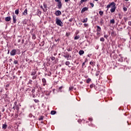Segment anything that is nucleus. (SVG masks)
<instances>
[{
  "instance_id": "obj_1",
  "label": "nucleus",
  "mask_w": 131,
  "mask_h": 131,
  "mask_svg": "<svg viewBox=\"0 0 131 131\" xmlns=\"http://www.w3.org/2000/svg\"><path fill=\"white\" fill-rule=\"evenodd\" d=\"M116 4H115V3L114 2H112L110 4H108L107 6V11H108V10H109V8H111V13H114V12H115V10H116Z\"/></svg>"
},
{
  "instance_id": "obj_2",
  "label": "nucleus",
  "mask_w": 131,
  "mask_h": 131,
  "mask_svg": "<svg viewBox=\"0 0 131 131\" xmlns=\"http://www.w3.org/2000/svg\"><path fill=\"white\" fill-rule=\"evenodd\" d=\"M56 24H57V25L58 26H61V27L63 26V23L57 17L56 19Z\"/></svg>"
},
{
  "instance_id": "obj_3",
  "label": "nucleus",
  "mask_w": 131,
  "mask_h": 131,
  "mask_svg": "<svg viewBox=\"0 0 131 131\" xmlns=\"http://www.w3.org/2000/svg\"><path fill=\"white\" fill-rule=\"evenodd\" d=\"M97 35L98 36V37H99L100 35H101V27H100V26H97Z\"/></svg>"
},
{
  "instance_id": "obj_4",
  "label": "nucleus",
  "mask_w": 131,
  "mask_h": 131,
  "mask_svg": "<svg viewBox=\"0 0 131 131\" xmlns=\"http://www.w3.org/2000/svg\"><path fill=\"white\" fill-rule=\"evenodd\" d=\"M16 49H13L12 50L11 52H10V55L11 56H15V55H16Z\"/></svg>"
},
{
  "instance_id": "obj_5",
  "label": "nucleus",
  "mask_w": 131,
  "mask_h": 131,
  "mask_svg": "<svg viewBox=\"0 0 131 131\" xmlns=\"http://www.w3.org/2000/svg\"><path fill=\"white\" fill-rule=\"evenodd\" d=\"M55 14L56 16H60V15H62V12L60 10H57L55 12Z\"/></svg>"
},
{
  "instance_id": "obj_6",
  "label": "nucleus",
  "mask_w": 131,
  "mask_h": 131,
  "mask_svg": "<svg viewBox=\"0 0 131 131\" xmlns=\"http://www.w3.org/2000/svg\"><path fill=\"white\" fill-rule=\"evenodd\" d=\"M88 7H84L83 9H82L81 13L82 14H83V13H84V12H85V11H88Z\"/></svg>"
},
{
  "instance_id": "obj_7",
  "label": "nucleus",
  "mask_w": 131,
  "mask_h": 131,
  "mask_svg": "<svg viewBox=\"0 0 131 131\" xmlns=\"http://www.w3.org/2000/svg\"><path fill=\"white\" fill-rule=\"evenodd\" d=\"M58 3V5L57 7L58 8V9H61V8H62V3H61V1H59Z\"/></svg>"
},
{
  "instance_id": "obj_8",
  "label": "nucleus",
  "mask_w": 131,
  "mask_h": 131,
  "mask_svg": "<svg viewBox=\"0 0 131 131\" xmlns=\"http://www.w3.org/2000/svg\"><path fill=\"white\" fill-rule=\"evenodd\" d=\"M10 20H11V17L9 16L5 18V21H6V22H9V21H10Z\"/></svg>"
},
{
  "instance_id": "obj_9",
  "label": "nucleus",
  "mask_w": 131,
  "mask_h": 131,
  "mask_svg": "<svg viewBox=\"0 0 131 131\" xmlns=\"http://www.w3.org/2000/svg\"><path fill=\"white\" fill-rule=\"evenodd\" d=\"M13 23H16L17 21V19L16 18V16L13 15Z\"/></svg>"
},
{
  "instance_id": "obj_10",
  "label": "nucleus",
  "mask_w": 131,
  "mask_h": 131,
  "mask_svg": "<svg viewBox=\"0 0 131 131\" xmlns=\"http://www.w3.org/2000/svg\"><path fill=\"white\" fill-rule=\"evenodd\" d=\"M83 54H84V51H83V50H80L79 51V54L80 55V56H81V55H83Z\"/></svg>"
},
{
  "instance_id": "obj_11",
  "label": "nucleus",
  "mask_w": 131,
  "mask_h": 131,
  "mask_svg": "<svg viewBox=\"0 0 131 131\" xmlns=\"http://www.w3.org/2000/svg\"><path fill=\"white\" fill-rule=\"evenodd\" d=\"M23 15H24L25 16H26V15H27V9L25 10L24 12L23 13Z\"/></svg>"
},
{
  "instance_id": "obj_12",
  "label": "nucleus",
  "mask_w": 131,
  "mask_h": 131,
  "mask_svg": "<svg viewBox=\"0 0 131 131\" xmlns=\"http://www.w3.org/2000/svg\"><path fill=\"white\" fill-rule=\"evenodd\" d=\"M110 23L111 24H114V23H115V20H114V19H111L110 20Z\"/></svg>"
},
{
  "instance_id": "obj_13",
  "label": "nucleus",
  "mask_w": 131,
  "mask_h": 131,
  "mask_svg": "<svg viewBox=\"0 0 131 131\" xmlns=\"http://www.w3.org/2000/svg\"><path fill=\"white\" fill-rule=\"evenodd\" d=\"M55 113H56V111H52L51 112V114H52V115H55Z\"/></svg>"
},
{
  "instance_id": "obj_14",
  "label": "nucleus",
  "mask_w": 131,
  "mask_h": 131,
  "mask_svg": "<svg viewBox=\"0 0 131 131\" xmlns=\"http://www.w3.org/2000/svg\"><path fill=\"white\" fill-rule=\"evenodd\" d=\"M15 13L16 15H18V14H19V9H16L15 11Z\"/></svg>"
},
{
  "instance_id": "obj_15",
  "label": "nucleus",
  "mask_w": 131,
  "mask_h": 131,
  "mask_svg": "<svg viewBox=\"0 0 131 131\" xmlns=\"http://www.w3.org/2000/svg\"><path fill=\"white\" fill-rule=\"evenodd\" d=\"M82 22V23H85V22H88V18H85V19H83Z\"/></svg>"
},
{
  "instance_id": "obj_16",
  "label": "nucleus",
  "mask_w": 131,
  "mask_h": 131,
  "mask_svg": "<svg viewBox=\"0 0 131 131\" xmlns=\"http://www.w3.org/2000/svg\"><path fill=\"white\" fill-rule=\"evenodd\" d=\"M3 128H4V129H6V128H7V125L6 124H3Z\"/></svg>"
},
{
  "instance_id": "obj_17",
  "label": "nucleus",
  "mask_w": 131,
  "mask_h": 131,
  "mask_svg": "<svg viewBox=\"0 0 131 131\" xmlns=\"http://www.w3.org/2000/svg\"><path fill=\"white\" fill-rule=\"evenodd\" d=\"M103 14H104V12H103V11H99V14L100 15V16H103Z\"/></svg>"
},
{
  "instance_id": "obj_18",
  "label": "nucleus",
  "mask_w": 131,
  "mask_h": 131,
  "mask_svg": "<svg viewBox=\"0 0 131 131\" xmlns=\"http://www.w3.org/2000/svg\"><path fill=\"white\" fill-rule=\"evenodd\" d=\"M79 36H76L75 37H74V39L76 40V39H79Z\"/></svg>"
},
{
  "instance_id": "obj_19",
  "label": "nucleus",
  "mask_w": 131,
  "mask_h": 131,
  "mask_svg": "<svg viewBox=\"0 0 131 131\" xmlns=\"http://www.w3.org/2000/svg\"><path fill=\"white\" fill-rule=\"evenodd\" d=\"M123 11H124V12H126V11H127V8L124 7L123 8Z\"/></svg>"
},
{
  "instance_id": "obj_20",
  "label": "nucleus",
  "mask_w": 131,
  "mask_h": 131,
  "mask_svg": "<svg viewBox=\"0 0 131 131\" xmlns=\"http://www.w3.org/2000/svg\"><path fill=\"white\" fill-rule=\"evenodd\" d=\"M86 1L88 0H81L80 3L81 4H83V3H84V2H86Z\"/></svg>"
},
{
  "instance_id": "obj_21",
  "label": "nucleus",
  "mask_w": 131,
  "mask_h": 131,
  "mask_svg": "<svg viewBox=\"0 0 131 131\" xmlns=\"http://www.w3.org/2000/svg\"><path fill=\"white\" fill-rule=\"evenodd\" d=\"M64 58H69V54H67L66 55L64 56Z\"/></svg>"
},
{
  "instance_id": "obj_22",
  "label": "nucleus",
  "mask_w": 131,
  "mask_h": 131,
  "mask_svg": "<svg viewBox=\"0 0 131 131\" xmlns=\"http://www.w3.org/2000/svg\"><path fill=\"white\" fill-rule=\"evenodd\" d=\"M42 119H43V116H41L40 118H39V120H42Z\"/></svg>"
},
{
  "instance_id": "obj_23",
  "label": "nucleus",
  "mask_w": 131,
  "mask_h": 131,
  "mask_svg": "<svg viewBox=\"0 0 131 131\" xmlns=\"http://www.w3.org/2000/svg\"><path fill=\"white\" fill-rule=\"evenodd\" d=\"M42 82H43V83H46V79L45 78L42 79Z\"/></svg>"
},
{
  "instance_id": "obj_24",
  "label": "nucleus",
  "mask_w": 131,
  "mask_h": 131,
  "mask_svg": "<svg viewBox=\"0 0 131 131\" xmlns=\"http://www.w3.org/2000/svg\"><path fill=\"white\" fill-rule=\"evenodd\" d=\"M100 41H105V39H104L103 37L101 38Z\"/></svg>"
},
{
  "instance_id": "obj_25",
  "label": "nucleus",
  "mask_w": 131,
  "mask_h": 131,
  "mask_svg": "<svg viewBox=\"0 0 131 131\" xmlns=\"http://www.w3.org/2000/svg\"><path fill=\"white\" fill-rule=\"evenodd\" d=\"M90 81H91V79H90V78H89V79H87V80H86L87 83H90Z\"/></svg>"
},
{
  "instance_id": "obj_26",
  "label": "nucleus",
  "mask_w": 131,
  "mask_h": 131,
  "mask_svg": "<svg viewBox=\"0 0 131 131\" xmlns=\"http://www.w3.org/2000/svg\"><path fill=\"white\" fill-rule=\"evenodd\" d=\"M35 73H36V72H33L31 74V75H35Z\"/></svg>"
},
{
  "instance_id": "obj_27",
  "label": "nucleus",
  "mask_w": 131,
  "mask_h": 131,
  "mask_svg": "<svg viewBox=\"0 0 131 131\" xmlns=\"http://www.w3.org/2000/svg\"><path fill=\"white\" fill-rule=\"evenodd\" d=\"M69 64H70V62H69V61L66 62V65L68 66V65H69Z\"/></svg>"
},
{
  "instance_id": "obj_28",
  "label": "nucleus",
  "mask_w": 131,
  "mask_h": 131,
  "mask_svg": "<svg viewBox=\"0 0 131 131\" xmlns=\"http://www.w3.org/2000/svg\"><path fill=\"white\" fill-rule=\"evenodd\" d=\"M56 59V58L55 57H51V60H52V61H54L55 59Z\"/></svg>"
},
{
  "instance_id": "obj_29",
  "label": "nucleus",
  "mask_w": 131,
  "mask_h": 131,
  "mask_svg": "<svg viewBox=\"0 0 131 131\" xmlns=\"http://www.w3.org/2000/svg\"><path fill=\"white\" fill-rule=\"evenodd\" d=\"M72 90H73V87L70 86V87L69 88V91H72Z\"/></svg>"
},
{
  "instance_id": "obj_30",
  "label": "nucleus",
  "mask_w": 131,
  "mask_h": 131,
  "mask_svg": "<svg viewBox=\"0 0 131 131\" xmlns=\"http://www.w3.org/2000/svg\"><path fill=\"white\" fill-rule=\"evenodd\" d=\"M34 102H35V103H38V102H39V101L37 99H35Z\"/></svg>"
},
{
  "instance_id": "obj_31",
  "label": "nucleus",
  "mask_w": 131,
  "mask_h": 131,
  "mask_svg": "<svg viewBox=\"0 0 131 131\" xmlns=\"http://www.w3.org/2000/svg\"><path fill=\"white\" fill-rule=\"evenodd\" d=\"M89 120H90V121H93V118H89Z\"/></svg>"
},
{
  "instance_id": "obj_32",
  "label": "nucleus",
  "mask_w": 131,
  "mask_h": 131,
  "mask_svg": "<svg viewBox=\"0 0 131 131\" xmlns=\"http://www.w3.org/2000/svg\"><path fill=\"white\" fill-rule=\"evenodd\" d=\"M104 37H105V38H107L108 37V35H104Z\"/></svg>"
},
{
  "instance_id": "obj_33",
  "label": "nucleus",
  "mask_w": 131,
  "mask_h": 131,
  "mask_svg": "<svg viewBox=\"0 0 131 131\" xmlns=\"http://www.w3.org/2000/svg\"><path fill=\"white\" fill-rule=\"evenodd\" d=\"M90 5H91V7H92V8H93V7H94V4H93V3H90Z\"/></svg>"
},
{
  "instance_id": "obj_34",
  "label": "nucleus",
  "mask_w": 131,
  "mask_h": 131,
  "mask_svg": "<svg viewBox=\"0 0 131 131\" xmlns=\"http://www.w3.org/2000/svg\"><path fill=\"white\" fill-rule=\"evenodd\" d=\"M14 63L15 64H17V63H18V61L15 60V61H14Z\"/></svg>"
},
{
  "instance_id": "obj_35",
  "label": "nucleus",
  "mask_w": 131,
  "mask_h": 131,
  "mask_svg": "<svg viewBox=\"0 0 131 131\" xmlns=\"http://www.w3.org/2000/svg\"><path fill=\"white\" fill-rule=\"evenodd\" d=\"M62 89H63V86H60V87L59 88V90L61 91V90Z\"/></svg>"
},
{
  "instance_id": "obj_36",
  "label": "nucleus",
  "mask_w": 131,
  "mask_h": 131,
  "mask_svg": "<svg viewBox=\"0 0 131 131\" xmlns=\"http://www.w3.org/2000/svg\"><path fill=\"white\" fill-rule=\"evenodd\" d=\"M90 65H94V62L93 61H91L90 62Z\"/></svg>"
},
{
  "instance_id": "obj_37",
  "label": "nucleus",
  "mask_w": 131,
  "mask_h": 131,
  "mask_svg": "<svg viewBox=\"0 0 131 131\" xmlns=\"http://www.w3.org/2000/svg\"><path fill=\"white\" fill-rule=\"evenodd\" d=\"M73 20V18H71V19H69V21L70 22H72Z\"/></svg>"
},
{
  "instance_id": "obj_38",
  "label": "nucleus",
  "mask_w": 131,
  "mask_h": 131,
  "mask_svg": "<svg viewBox=\"0 0 131 131\" xmlns=\"http://www.w3.org/2000/svg\"><path fill=\"white\" fill-rule=\"evenodd\" d=\"M32 38H33V39H35V35H33Z\"/></svg>"
},
{
  "instance_id": "obj_39",
  "label": "nucleus",
  "mask_w": 131,
  "mask_h": 131,
  "mask_svg": "<svg viewBox=\"0 0 131 131\" xmlns=\"http://www.w3.org/2000/svg\"><path fill=\"white\" fill-rule=\"evenodd\" d=\"M84 65H85V62H83L82 64V66H84Z\"/></svg>"
},
{
  "instance_id": "obj_40",
  "label": "nucleus",
  "mask_w": 131,
  "mask_h": 131,
  "mask_svg": "<svg viewBox=\"0 0 131 131\" xmlns=\"http://www.w3.org/2000/svg\"><path fill=\"white\" fill-rule=\"evenodd\" d=\"M69 1H70V0H64L66 3H68V2H69Z\"/></svg>"
},
{
  "instance_id": "obj_41",
  "label": "nucleus",
  "mask_w": 131,
  "mask_h": 131,
  "mask_svg": "<svg viewBox=\"0 0 131 131\" xmlns=\"http://www.w3.org/2000/svg\"><path fill=\"white\" fill-rule=\"evenodd\" d=\"M55 2H57V3H59V2H60V0H55Z\"/></svg>"
},
{
  "instance_id": "obj_42",
  "label": "nucleus",
  "mask_w": 131,
  "mask_h": 131,
  "mask_svg": "<svg viewBox=\"0 0 131 131\" xmlns=\"http://www.w3.org/2000/svg\"><path fill=\"white\" fill-rule=\"evenodd\" d=\"M16 110H19V107H17L16 108Z\"/></svg>"
},
{
  "instance_id": "obj_43",
  "label": "nucleus",
  "mask_w": 131,
  "mask_h": 131,
  "mask_svg": "<svg viewBox=\"0 0 131 131\" xmlns=\"http://www.w3.org/2000/svg\"><path fill=\"white\" fill-rule=\"evenodd\" d=\"M84 25V26H88V25H86L85 24Z\"/></svg>"
},
{
  "instance_id": "obj_44",
  "label": "nucleus",
  "mask_w": 131,
  "mask_h": 131,
  "mask_svg": "<svg viewBox=\"0 0 131 131\" xmlns=\"http://www.w3.org/2000/svg\"><path fill=\"white\" fill-rule=\"evenodd\" d=\"M43 85H46V83H43Z\"/></svg>"
},
{
  "instance_id": "obj_45",
  "label": "nucleus",
  "mask_w": 131,
  "mask_h": 131,
  "mask_svg": "<svg viewBox=\"0 0 131 131\" xmlns=\"http://www.w3.org/2000/svg\"><path fill=\"white\" fill-rule=\"evenodd\" d=\"M94 1H95V2H98V1L99 0H94Z\"/></svg>"
},
{
  "instance_id": "obj_46",
  "label": "nucleus",
  "mask_w": 131,
  "mask_h": 131,
  "mask_svg": "<svg viewBox=\"0 0 131 131\" xmlns=\"http://www.w3.org/2000/svg\"><path fill=\"white\" fill-rule=\"evenodd\" d=\"M9 53H10V51H8V54H9Z\"/></svg>"
},
{
  "instance_id": "obj_47",
  "label": "nucleus",
  "mask_w": 131,
  "mask_h": 131,
  "mask_svg": "<svg viewBox=\"0 0 131 131\" xmlns=\"http://www.w3.org/2000/svg\"><path fill=\"white\" fill-rule=\"evenodd\" d=\"M125 1H126V2H128V0H125Z\"/></svg>"
},
{
  "instance_id": "obj_48",
  "label": "nucleus",
  "mask_w": 131,
  "mask_h": 131,
  "mask_svg": "<svg viewBox=\"0 0 131 131\" xmlns=\"http://www.w3.org/2000/svg\"><path fill=\"white\" fill-rule=\"evenodd\" d=\"M68 51H70V50H68Z\"/></svg>"
}]
</instances>
